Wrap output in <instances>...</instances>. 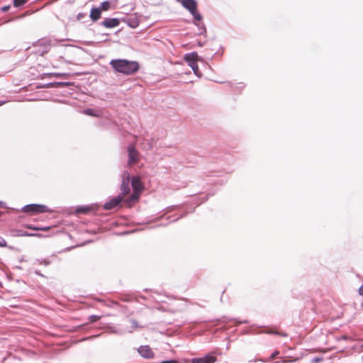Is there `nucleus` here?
<instances>
[{
	"mask_svg": "<svg viewBox=\"0 0 363 363\" xmlns=\"http://www.w3.org/2000/svg\"><path fill=\"white\" fill-rule=\"evenodd\" d=\"M110 64L116 72L126 75L135 74L140 67L138 62L126 60H113Z\"/></svg>",
	"mask_w": 363,
	"mask_h": 363,
	"instance_id": "1",
	"label": "nucleus"
},
{
	"mask_svg": "<svg viewBox=\"0 0 363 363\" xmlns=\"http://www.w3.org/2000/svg\"><path fill=\"white\" fill-rule=\"evenodd\" d=\"M99 8L101 11H106L111 9H113L114 6H113L111 1H106L102 2L101 5L99 6Z\"/></svg>",
	"mask_w": 363,
	"mask_h": 363,
	"instance_id": "12",
	"label": "nucleus"
},
{
	"mask_svg": "<svg viewBox=\"0 0 363 363\" xmlns=\"http://www.w3.org/2000/svg\"><path fill=\"white\" fill-rule=\"evenodd\" d=\"M91 210V207H79L77 209V212L79 213H87Z\"/></svg>",
	"mask_w": 363,
	"mask_h": 363,
	"instance_id": "15",
	"label": "nucleus"
},
{
	"mask_svg": "<svg viewBox=\"0 0 363 363\" xmlns=\"http://www.w3.org/2000/svg\"><path fill=\"white\" fill-rule=\"evenodd\" d=\"M292 361L288 359H283L281 363H291Z\"/></svg>",
	"mask_w": 363,
	"mask_h": 363,
	"instance_id": "26",
	"label": "nucleus"
},
{
	"mask_svg": "<svg viewBox=\"0 0 363 363\" xmlns=\"http://www.w3.org/2000/svg\"><path fill=\"white\" fill-rule=\"evenodd\" d=\"M184 60L188 63V65L191 67L194 74L197 76L200 75L199 69L197 65V61L199 59L198 54L196 52H191L189 54H186L184 57Z\"/></svg>",
	"mask_w": 363,
	"mask_h": 363,
	"instance_id": "5",
	"label": "nucleus"
},
{
	"mask_svg": "<svg viewBox=\"0 0 363 363\" xmlns=\"http://www.w3.org/2000/svg\"><path fill=\"white\" fill-rule=\"evenodd\" d=\"M118 24H104V26L107 28H113L116 26H117Z\"/></svg>",
	"mask_w": 363,
	"mask_h": 363,
	"instance_id": "25",
	"label": "nucleus"
},
{
	"mask_svg": "<svg viewBox=\"0 0 363 363\" xmlns=\"http://www.w3.org/2000/svg\"><path fill=\"white\" fill-rule=\"evenodd\" d=\"M216 360V357L211 354L206 355L203 357L204 363H215Z\"/></svg>",
	"mask_w": 363,
	"mask_h": 363,
	"instance_id": "13",
	"label": "nucleus"
},
{
	"mask_svg": "<svg viewBox=\"0 0 363 363\" xmlns=\"http://www.w3.org/2000/svg\"><path fill=\"white\" fill-rule=\"evenodd\" d=\"M131 328L133 329H136L140 328V325L135 320H130Z\"/></svg>",
	"mask_w": 363,
	"mask_h": 363,
	"instance_id": "20",
	"label": "nucleus"
},
{
	"mask_svg": "<svg viewBox=\"0 0 363 363\" xmlns=\"http://www.w3.org/2000/svg\"><path fill=\"white\" fill-rule=\"evenodd\" d=\"M128 163L130 164H135L138 161V152L135 150L134 145H130L128 148Z\"/></svg>",
	"mask_w": 363,
	"mask_h": 363,
	"instance_id": "8",
	"label": "nucleus"
},
{
	"mask_svg": "<svg viewBox=\"0 0 363 363\" xmlns=\"http://www.w3.org/2000/svg\"><path fill=\"white\" fill-rule=\"evenodd\" d=\"M27 228L29 229H31V230H43V231H48L50 229V227H49V226L38 228V227H33L32 225H27Z\"/></svg>",
	"mask_w": 363,
	"mask_h": 363,
	"instance_id": "14",
	"label": "nucleus"
},
{
	"mask_svg": "<svg viewBox=\"0 0 363 363\" xmlns=\"http://www.w3.org/2000/svg\"><path fill=\"white\" fill-rule=\"evenodd\" d=\"M279 354V352L278 350H275L272 354L271 356L265 361V362H269L275 358H277L278 357V355Z\"/></svg>",
	"mask_w": 363,
	"mask_h": 363,
	"instance_id": "19",
	"label": "nucleus"
},
{
	"mask_svg": "<svg viewBox=\"0 0 363 363\" xmlns=\"http://www.w3.org/2000/svg\"><path fill=\"white\" fill-rule=\"evenodd\" d=\"M2 213L0 211V216H1Z\"/></svg>",
	"mask_w": 363,
	"mask_h": 363,
	"instance_id": "33",
	"label": "nucleus"
},
{
	"mask_svg": "<svg viewBox=\"0 0 363 363\" xmlns=\"http://www.w3.org/2000/svg\"><path fill=\"white\" fill-rule=\"evenodd\" d=\"M140 354L147 359H151L154 357V352L149 346H142L138 349Z\"/></svg>",
	"mask_w": 363,
	"mask_h": 363,
	"instance_id": "10",
	"label": "nucleus"
},
{
	"mask_svg": "<svg viewBox=\"0 0 363 363\" xmlns=\"http://www.w3.org/2000/svg\"><path fill=\"white\" fill-rule=\"evenodd\" d=\"M181 2L183 6L194 16V20L200 21L202 19L201 16L197 12V4L195 0H182Z\"/></svg>",
	"mask_w": 363,
	"mask_h": 363,
	"instance_id": "4",
	"label": "nucleus"
},
{
	"mask_svg": "<svg viewBox=\"0 0 363 363\" xmlns=\"http://www.w3.org/2000/svg\"><path fill=\"white\" fill-rule=\"evenodd\" d=\"M101 318V315H91L88 318V319H89V323H94V322H96L99 320H100Z\"/></svg>",
	"mask_w": 363,
	"mask_h": 363,
	"instance_id": "17",
	"label": "nucleus"
},
{
	"mask_svg": "<svg viewBox=\"0 0 363 363\" xmlns=\"http://www.w3.org/2000/svg\"><path fill=\"white\" fill-rule=\"evenodd\" d=\"M26 0H14L13 5L16 7L21 6L26 3Z\"/></svg>",
	"mask_w": 363,
	"mask_h": 363,
	"instance_id": "18",
	"label": "nucleus"
},
{
	"mask_svg": "<svg viewBox=\"0 0 363 363\" xmlns=\"http://www.w3.org/2000/svg\"><path fill=\"white\" fill-rule=\"evenodd\" d=\"M191 363H204L203 358H194L191 359Z\"/></svg>",
	"mask_w": 363,
	"mask_h": 363,
	"instance_id": "22",
	"label": "nucleus"
},
{
	"mask_svg": "<svg viewBox=\"0 0 363 363\" xmlns=\"http://www.w3.org/2000/svg\"><path fill=\"white\" fill-rule=\"evenodd\" d=\"M101 11L99 7L93 8L90 12V18L93 21H98L101 16Z\"/></svg>",
	"mask_w": 363,
	"mask_h": 363,
	"instance_id": "11",
	"label": "nucleus"
},
{
	"mask_svg": "<svg viewBox=\"0 0 363 363\" xmlns=\"http://www.w3.org/2000/svg\"><path fill=\"white\" fill-rule=\"evenodd\" d=\"M103 23H119V22H118V20L116 18H106L103 21Z\"/></svg>",
	"mask_w": 363,
	"mask_h": 363,
	"instance_id": "21",
	"label": "nucleus"
},
{
	"mask_svg": "<svg viewBox=\"0 0 363 363\" xmlns=\"http://www.w3.org/2000/svg\"><path fill=\"white\" fill-rule=\"evenodd\" d=\"M3 10L6 11V10H7V8L6 7H4Z\"/></svg>",
	"mask_w": 363,
	"mask_h": 363,
	"instance_id": "32",
	"label": "nucleus"
},
{
	"mask_svg": "<svg viewBox=\"0 0 363 363\" xmlns=\"http://www.w3.org/2000/svg\"><path fill=\"white\" fill-rule=\"evenodd\" d=\"M29 235H30V236H39V235H37V234H29Z\"/></svg>",
	"mask_w": 363,
	"mask_h": 363,
	"instance_id": "28",
	"label": "nucleus"
},
{
	"mask_svg": "<svg viewBox=\"0 0 363 363\" xmlns=\"http://www.w3.org/2000/svg\"><path fill=\"white\" fill-rule=\"evenodd\" d=\"M84 113L86 115L92 116H99V114L97 113L96 111L91 109V108H88V109L85 110Z\"/></svg>",
	"mask_w": 363,
	"mask_h": 363,
	"instance_id": "16",
	"label": "nucleus"
},
{
	"mask_svg": "<svg viewBox=\"0 0 363 363\" xmlns=\"http://www.w3.org/2000/svg\"><path fill=\"white\" fill-rule=\"evenodd\" d=\"M121 192L118 196H123V199L125 198V196H127L130 191V186H129V174H127V177H125V175L123 176V182L121 186Z\"/></svg>",
	"mask_w": 363,
	"mask_h": 363,
	"instance_id": "7",
	"label": "nucleus"
},
{
	"mask_svg": "<svg viewBox=\"0 0 363 363\" xmlns=\"http://www.w3.org/2000/svg\"><path fill=\"white\" fill-rule=\"evenodd\" d=\"M7 246L6 241L1 237H0V247H4Z\"/></svg>",
	"mask_w": 363,
	"mask_h": 363,
	"instance_id": "23",
	"label": "nucleus"
},
{
	"mask_svg": "<svg viewBox=\"0 0 363 363\" xmlns=\"http://www.w3.org/2000/svg\"><path fill=\"white\" fill-rule=\"evenodd\" d=\"M138 24H132V23H130L129 26L133 28H136V26H138Z\"/></svg>",
	"mask_w": 363,
	"mask_h": 363,
	"instance_id": "27",
	"label": "nucleus"
},
{
	"mask_svg": "<svg viewBox=\"0 0 363 363\" xmlns=\"http://www.w3.org/2000/svg\"><path fill=\"white\" fill-rule=\"evenodd\" d=\"M5 104V102H4V101H3V102H0V106L3 105V104Z\"/></svg>",
	"mask_w": 363,
	"mask_h": 363,
	"instance_id": "31",
	"label": "nucleus"
},
{
	"mask_svg": "<svg viewBox=\"0 0 363 363\" xmlns=\"http://www.w3.org/2000/svg\"><path fill=\"white\" fill-rule=\"evenodd\" d=\"M160 363H179V362L177 360H174V359H172V360L162 361Z\"/></svg>",
	"mask_w": 363,
	"mask_h": 363,
	"instance_id": "24",
	"label": "nucleus"
},
{
	"mask_svg": "<svg viewBox=\"0 0 363 363\" xmlns=\"http://www.w3.org/2000/svg\"><path fill=\"white\" fill-rule=\"evenodd\" d=\"M56 84H57V85H62V84H63V83H62V82H58V83H56Z\"/></svg>",
	"mask_w": 363,
	"mask_h": 363,
	"instance_id": "29",
	"label": "nucleus"
},
{
	"mask_svg": "<svg viewBox=\"0 0 363 363\" xmlns=\"http://www.w3.org/2000/svg\"><path fill=\"white\" fill-rule=\"evenodd\" d=\"M22 211L30 216H34L48 211V208L41 204H28L23 207Z\"/></svg>",
	"mask_w": 363,
	"mask_h": 363,
	"instance_id": "3",
	"label": "nucleus"
},
{
	"mask_svg": "<svg viewBox=\"0 0 363 363\" xmlns=\"http://www.w3.org/2000/svg\"><path fill=\"white\" fill-rule=\"evenodd\" d=\"M33 45L38 48L35 51V53L40 56H43L45 54L48 53L50 51L51 47L50 42L46 39H41L33 44Z\"/></svg>",
	"mask_w": 363,
	"mask_h": 363,
	"instance_id": "6",
	"label": "nucleus"
},
{
	"mask_svg": "<svg viewBox=\"0 0 363 363\" xmlns=\"http://www.w3.org/2000/svg\"><path fill=\"white\" fill-rule=\"evenodd\" d=\"M123 200V196L118 195L116 197L111 199L108 202H106L104 204V208L106 210H111L118 206Z\"/></svg>",
	"mask_w": 363,
	"mask_h": 363,
	"instance_id": "9",
	"label": "nucleus"
},
{
	"mask_svg": "<svg viewBox=\"0 0 363 363\" xmlns=\"http://www.w3.org/2000/svg\"><path fill=\"white\" fill-rule=\"evenodd\" d=\"M55 75L56 77H58V76H60V75H61V74H55Z\"/></svg>",
	"mask_w": 363,
	"mask_h": 363,
	"instance_id": "30",
	"label": "nucleus"
},
{
	"mask_svg": "<svg viewBox=\"0 0 363 363\" xmlns=\"http://www.w3.org/2000/svg\"><path fill=\"white\" fill-rule=\"evenodd\" d=\"M131 185L134 191L130 196V197L124 201V202L126 203V205L128 207H130L133 205V203L138 201L140 194L143 190V185L140 178L138 177H133L132 179Z\"/></svg>",
	"mask_w": 363,
	"mask_h": 363,
	"instance_id": "2",
	"label": "nucleus"
}]
</instances>
